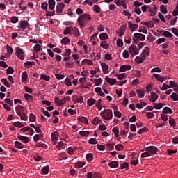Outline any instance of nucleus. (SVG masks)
I'll return each instance as SVG.
<instances>
[{
    "label": "nucleus",
    "instance_id": "1",
    "mask_svg": "<svg viewBox=\"0 0 178 178\" xmlns=\"http://www.w3.org/2000/svg\"><path fill=\"white\" fill-rule=\"evenodd\" d=\"M91 15L90 14H83L80 15L77 19V23L80 26V29H83L87 26L88 20H91Z\"/></svg>",
    "mask_w": 178,
    "mask_h": 178
},
{
    "label": "nucleus",
    "instance_id": "2",
    "mask_svg": "<svg viewBox=\"0 0 178 178\" xmlns=\"http://www.w3.org/2000/svg\"><path fill=\"white\" fill-rule=\"evenodd\" d=\"M100 115L105 120H111L112 118H113V114L112 113V110L111 109H104L100 113Z\"/></svg>",
    "mask_w": 178,
    "mask_h": 178
},
{
    "label": "nucleus",
    "instance_id": "3",
    "mask_svg": "<svg viewBox=\"0 0 178 178\" xmlns=\"http://www.w3.org/2000/svg\"><path fill=\"white\" fill-rule=\"evenodd\" d=\"M129 52L131 54V55L134 56V55H138V54H140V49H138L137 46L132 44L129 48Z\"/></svg>",
    "mask_w": 178,
    "mask_h": 178
},
{
    "label": "nucleus",
    "instance_id": "4",
    "mask_svg": "<svg viewBox=\"0 0 178 178\" xmlns=\"http://www.w3.org/2000/svg\"><path fill=\"white\" fill-rule=\"evenodd\" d=\"M15 51V55L17 58L23 60L24 59V51L20 47H16Z\"/></svg>",
    "mask_w": 178,
    "mask_h": 178
},
{
    "label": "nucleus",
    "instance_id": "5",
    "mask_svg": "<svg viewBox=\"0 0 178 178\" xmlns=\"http://www.w3.org/2000/svg\"><path fill=\"white\" fill-rule=\"evenodd\" d=\"M19 23H20V26H19L20 30H23V31H24V30H27V29H30V24L26 20L20 21Z\"/></svg>",
    "mask_w": 178,
    "mask_h": 178
},
{
    "label": "nucleus",
    "instance_id": "6",
    "mask_svg": "<svg viewBox=\"0 0 178 178\" xmlns=\"http://www.w3.org/2000/svg\"><path fill=\"white\" fill-rule=\"evenodd\" d=\"M145 151L149 152L150 155L155 154L158 152V147L155 146H149L145 149Z\"/></svg>",
    "mask_w": 178,
    "mask_h": 178
},
{
    "label": "nucleus",
    "instance_id": "7",
    "mask_svg": "<svg viewBox=\"0 0 178 178\" xmlns=\"http://www.w3.org/2000/svg\"><path fill=\"white\" fill-rule=\"evenodd\" d=\"M84 100V98L83 96H77V95H74L72 97V102L74 104H83V101Z\"/></svg>",
    "mask_w": 178,
    "mask_h": 178
},
{
    "label": "nucleus",
    "instance_id": "8",
    "mask_svg": "<svg viewBox=\"0 0 178 178\" xmlns=\"http://www.w3.org/2000/svg\"><path fill=\"white\" fill-rule=\"evenodd\" d=\"M65 3L60 2L58 3L56 6V12L57 13H62L63 12V10L65 9Z\"/></svg>",
    "mask_w": 178,
    "mask_h": 178
},
{
    "label": "nucleus",
    "instance_id": "9",
    "mask_svg": "<svg viewBox=\"0 0 178 178\" xmlns=\"http://www.w3.org/2000/svg\"><path fill=\"white\" fill-rule=\"evenodd\" d=\"M150 96H148L149 101L151 102H155L158 99V95L155 92H152Z\"/></svg>",
    "mask_w": 178,
    "mask_h": 178
},
{
    "label": "nucleus",
    "instance_id": "10",
    "mask_svg": "<svg viewBox=\"0 0 178 178\" xmlns=\"http://www.w3.org/2000/svg\"><path fill=\"white\" fill-rule=\"evenodd\" d=\"M134 38H136V40H139L140 41H145V35L138 33H135L134 34Z\"/></svg>",
    "mask_w": 178,
    "mask_h": 178
},
{
    "label": "nucleus",
    "instance_id": "11",
    "mask_svg": "<svg viewBox=\"0 0 178 178\" xmlns=\"http://www.w3.org/2000/svg\"><path fill=\"white\" fill-rule=\"evenodd\" d=\"M158 9V8L156 7V6H154V7H148V11L150 13V16H155V15H156V10Z\"/></svg>",
    "mask_w": 178,
    "mask_h": 178
},
{
    "label": "nucleus",
    "instance_id": "12",
    "mask_svg": "<svg viewBox=\"0 0 178 178\" xmlns=\"http://www.w3.org/2000/svg\"><path fill=\"white\" fill-rule=\"evenodd\" d=\"M105 81H106V83H108L111 86H113L117 83L116 79L113 78H109L108 76L105 77Z\"/></svg>",
    "mask_w": 178,
    "mask_h": 178
},
{
    "label": "nucleus",
    "instance_id": "13",
    "mask_svg": "<svg viewBox=\"0 0 178 178\" xmlns=\"http://www.w3.org/2000/svg\"><path fill=\"white\" fill-rule=\"evenodd\" d=\"M15 111L17 112V115H21L22 113H24V107L22 105H19L15 108Z\"/></svg>",
    "mask_w": 178,
    "mask_h": 178
},
{
    "label": "nucleus",
    "instance_id": "14",
    "mask_svg": "<svg viewBox=\"0 0 178 178\" xmlns=\"http://www.w3.org/2000/svg\"><path fill=\"white\" fill-rule=\"evenodd\" d=\"M49 9L50 10H54L55 9V5H56V2L55 0H48Z\"/></svg>",
    "mask_w": 178,
    "mask_h": 178
},
{
    "label": "nucleus",
    "instance_id": "15",
    "mask_svg": "<svg viewBox=\"0 0 178 178\" xmlns=\"http://www.w3.org/2000/svg\"><path fill=\"white\" fill-rule=\"evenodd\" d=\"M131 69V65H123L120 66V72H126L127 70H130Z\"/></svg>",
    "mask_w": 178,
    "mask_h": 178
},
{
    "label": "nucleus",
    "instance_id": "16",
    "mask_svg": "<svg viewBox=\"0 0 178 178\" xmlns=\"http://www.w3.org/2000/svg\"><path fill=\"white\" fill-rule=\"evenodd\" d=\"M17 138H19V140H21L22 141H23V143H25V144H27V143H29V141H30V138L27 136H23L21 135H18Z\"/></svg>",
    "mask_w": 178,
    "mask_h": 178
},
{
    "label": "nucleus",
    "instance_id": "17",
    "mask_svg": "<svg viewBox=\"0 0 178 178\" xmlns=\"http://www.w3.org/2000/svg\"><path fill=\"white\" fill-rule=\"evenodd\" d=\"M145 59H147L145 56H142L141 57L136 56L135 58V62H136V63H143Z\"/></svg>",
    "mask_w": 178,
    "mask_h": 178
},
{
    "label": "nucleus",
    "instance_id": "18",
    "mask_svg": "<svg viewBox=\"0 0 178 178\" xmlns=\"http://www.w3.org/2000/svg\"><path fill=\"white\" fill-rule=\"evenodd\" d=\"M128 26L132 31H134V30H137L138 29V24H132L131 22H128Z\"/></svg>",
    "mask_w": 178,
    "mask_h": 178
},
{
    "label": "nucleus",
    "instance_id": "19",
    "mask_svg": "<svg viewBox=\"0 0 178 178\" xmlns=\"http://www.w3.org/2000/svg\"><path fill=\"white\" fill-rule=\"evenodd\" d=\"M142 56H145V58H147V56H149V48L148 47H146L143 52H142Z\"/></svg>",
    "mask_w": 178,
    "mask_h": 178
},
{
    "label": "nucleus",
    "instance_id": "20",
    "mask_svg": "<svg viewBox=\"0 0 178 178\" xmlns=\"http://www.w3.org/2000/svg\"><path fill=\"white\" fill-rule=\"evenodd\" d=\"M126 30V26L122 25L120 29H119V32H118V34L119 37H122L123 34H124V31Z\"/></svg>",
    "mask_w": 178,
    "mask_h": 178
},
{
    "label": "nucleus",
    "instance_id": "21",
    "mask_svg": "<svg viewBox=\"0 0 178 178\" xmlns=\"http://www.w3.org/2000/svg\"><path fill=\"white\" fill-rule=\"evenodd\" d=\"M136 94L139 98H144V96L145 95V92L143 90L137 89Z\"/></svg>",
    "mask_w": 178,
    "mask_h": 178
},
{
    "label": "nucleus",
    "instance_id": "22",
    "mask_svg": "<svg viewBox=\"0 0 178 178\" xmlns=\"http://www.w3.org/2000/svg\"><path fill=\"white\" fill-rule=\"evenodd\" d=\"M35 65V63L34 61H26L24 63V66L29 69V67H31V66H34Z\"/></svg>",
    "mask_w": 178,
    "mask_h": 178
},
{
    "label": "nucleus",
    "instance_id": "23",
    "mask_svg": "<svg viewBox=\"0 0 178 178\" xmlns=\"http://www.w3.org/2000/svg\"><path fill=\"white\" fill-rule=\"evenodd\" d=\"M108 166H110V168H118L119 163H118L117 161H113L108 163Z\"/></svg>",
    "mask_w": 178,
    "mask_h": 178
},
{
    "label": "nucleus",
    "instance_id": "24",
    "mask_svg": "<svg viewBox=\"0 0 178 178\" xmlns=\"http://www.w3.org/2000/svg\"><path fill=\"white\" fill-rule=\"evenodd\" d=\"M54 102H56V104H58V106H63V101H62V99H60L58 97H55Z\"/></svg>",
    "mask_w": 178,
    "mask_h": 178
},
{
    "label": "nucleus",
    "instance_id": "25",
    "mask_svg": "<svg viewBox=\"0 0 178 178\" xmlns=\"http://www.w3.org/2000/svg\"><path fill=\"white\" fill-rule=\"evenodd\" d=\"M61 44L63 45H67V44H70V39L67 37H65L61 40Z\"/></svg>",
    "mask_w": 178,
    "mask_h": 178
},
{
    "label": "nucleus",
    "instance_id": "26",
    "mask_svg": "<svg viewBox=\"0 0 178 178\" xmlns=\"http://www.w3.org/2000/svg\"><path fill=\"white\" fill-rule=\"evenodd\" d=\"M163 113L164 115H167V113H173V110H172L169 107H165L163 109Z\"/></svg>",
    "mask_w": 178,
    "mask_h": 178
},
{
    "label": "nucleus",
    "instance_id": "27",
    "mask_svg": "<svg viewBox=\"0 0 178 178\" xmlns=\"http://www.w3.org/2000/svg\"><path fill=\"white\" fill-rule=\"evenodd\" d=\"M29 78V74H27V72L24 71L22 74V81L24 83V81H27V79Z\"/></svg>",
    "mask_w": 178,
    "mask_h": 178
},
{
    "label": "nucleus",
    "instance_id": "28",
    "mask_svg": "<svg viewBox=\"0 0 178 178\" xmlns=\"http://www.w3.org/2000/svg\"><path fill=\"white\" fill-rule=\"evenodd\" d=\"M106 146L107 149H109V151H112V149H113V148L115 147V143H113V142L107 143Z\"/></svg>",
    "mask_w": 178,
    "mask_h": 178
},
{
    "label": "nucleus",
    "instance_id": "29",
    "mask_svg": "<svg viewBox=\"0 0 178 178\" xmlns=\"http://www.w3.org/2000/svg\"><path fill=\"white\" fill-rule=\"evenodd\" d=\"M24 97L25 99H26L28 101V102H32L33 96L31 95H29L28 93H25L24 95Z\"/></svg>",
    "mask_w": 178,
    "mask_h": 178
},
{
    "label": "nucleus",
    "instance_id": "30",
    "mask_svg": "<svg viewBox=\"0 0 178 178\" xmlns=\"http://www.w3.org/2000/svg\"><path fill=\"white\" fill-rule=\"evenodd\" d=\"M41 172L43 175H48V173H49V165H47L42 168Z\"/></svg>",
    "mask_w": 178,
    "mask_h": 178
},
{
    "label": "nucleus",
    "instance_id": "31",
    "mask_svg": "<svg viewBox=\"0 0 178 178\" xmlns=\"http://www.w3.org/2000/svg\"><path fill=\"white\" fill-rule=\"evenodd\" d=\"M117 6H122L124 3H126V0H114Z\"/></svg>",
    "mask_w": 178,
    "mask_h": 178
},
{
    "label": "nucleus",
    "instance_id": "32",
    "mask_svg": "<svg viewBox=\"0 0 178 178\" xmlns=\"http://www.w3.org/2000/svg\"><path fill=\"white\" fill-rule=\"evenodd\" d=\"M101 66L104 74L108 70V69H109V66H108V65L105 63H102Z\"/></svg>",
    "mask_w": 178,
    "mask_h": 178
},
{
    "label": "nucleus",
    "instance_id": "33",
    "mask_svg": "<svg viewBox=\"0 0 178 178\" xmlns=\"http://www.w3.org/2000/svg\"><path fill=\"white\" fill-rule=\"evenodd\" d=\"M72 31L75 34V37H80V31H79V29L77 27L74 26V28H72Z\"/></svg>",
    "mask_w": 178,
    "mask_h": 178
},
{
    "label": "nucleus",
    "instance_id": "34",
    "mask_svg": "<svg viewBox=\"0 0 178 178\" xmlns=\"http://www.w3.org/2000/svg\"><path fill=\"white\" fill-rule=\"evenodd\" d=\"M131 165H134V166L138 165V159L131 157Z\"/></svg>",
    "mask_w": 178,
    "mask_h": 178
},
{
    "label": "nucleus",
    "instance_id": "35",
    "mask_svg": "<svg viewBox=\"0 0 178 178\" xmlns=\"http://www.w3.org/2000/svg\"><path fill=\"white\" fill-rule=\"evenodd\" d=\"M153 105L154 109H162L163 107V104H162V103H154Z\"/></svg>",
    "mask_w": 178,
    "mask_h": 178
},
{
    "label": "nucleus",
    "instance_id": "36",
    "mask_svg": "<svg viewBox=\"0 0 178 178\" xmlns=\"http://www.w3.org/2000/svg\"><path fill=\"white\" fill-rule=\"evenodd\" d=\"M78 120H79V122H82L83 123H86V124H88V120L84 116L79 118Z\"/></svg>",
    "mask_w": 178,
    "mask_h": 178
},
{
    "label": "nucleus",
    "instance_id": "37",
    "mask_svg": "<svg viewBox=\"0 0 178 178\" xmlns=\"http://www.w3.org/2000/svg\"><path fill=\"white\" fill-rule=\"evenodd\" d=\"M87 104L88 106H92L94 104H95V99L94 98H90L87 101Z\"/></svg>",
    "mask_w": 178,
    "mask_h": 178
},
{
    "label": "nucleus",
    "instance_id": "38",
    "mask_svg": "<svg viewBox=\"0 0 178 178\" xmlns=\"http://www.w3.org/2000/svg\"><path fill=\"white\" fill-rule=\"evenodd\" d=\"M160 11H161V13H163V15H166V13H168V9L165 7L164 5L160 6Z\"/></svg>",
    "mask_w": 178,
    "mask_h": 178
},
{
    "label": "nucleus",
    "instance_id": "39",
    "mask_svg": "<svg viewBox=\"0 0 178 178\" xmlns=\"http://www.w3.org/2000/svg\"><path fill=\"white\" fill-rule=\"evenodd\" d=\"M113 133H114L115 137H119V127H115L112 129Z\"/></svg>",
    "mask_w": 178,
    "mask_h": 178
},
{
    "label": "nucleus",
    "instance_id": "40",
    "mask_svg": "<svg viewBox=\"0 0 178 178\" xmlns=\"http://www.w3.org/2000/svg\"><path fill=\"white\" fill-rule=\"evenodd\" d=\"M15 145L16 148H18L19 149H23V148H24L23 144H22V143H20L19 141H15Z\"/></svg>",
    "mask_w": 178,
    "mask_h": 178
},
{
    "label": "nucleus",
    "instance_id": "41",
    "mask_svg": "<svg viewBox=\"0 0 178 178\" xmlns=\"http://www.w3.org/2000/svg\"><path fill=\"white\" fill-rule=\"evenodd\" d=\"M100 47H102V48H104V49H108V48H109V44L106 43V41H103L101 42Z\"/></svg>",
    "mask_w": 178,
    "mask_h": 178
},
{
    "label": "nucleus",
    "instance_id": "42",
    "mask_svg": "<svg viewBox=\"0 0 178 178\" xmlns=\"http://www.w3.org/2000/svg\"><path fill=\"white\" fill-rule=\"evenodd\" d=\"M1 83L2 84H3L6 87H7L8 88H9L10 87V84L8 82V80H6V79L3 78L1 79Z\"/></svg>",
    "mask_w": 178,
    "mask_h": 178
},
{
    "label": "nucleus",
    "instance_id": "43",
    "mask_svg": "<svg viewBox=\"0 0 178 178\" xmlns=\"http://www.w3.org/2000/svg\"><path fill=\"white\" fill-rule=\"evenodd\" d=\"M115 149L117 151H123V149H124V146L122 144H118L115 145Z\"/></svg>",
    "mask_w": 178,
    "mask_h": 178
},
{
    "label": "nucleus",
    "instance_id": "44",
    "mask_svg": "<svg viewBox=\"0 0 178 178\" xmlns=\"http://www.w3.org/2000/svg\"><path fill=\"white\" fill-rule=\"evenodd\" d=\"M120 169H129V163L127 162H124L120 164Z\"/></svg>",
    "mask_w": 178,
    "mask_h": 178
},
{
    "label": "nucleus",
    "instance_id": "45",
    "mask_svg": "<svg viewBox=\"0 0 178 178\" xmlns=\"http://www.w3.org/2000/svg\"><path fill=\"white\" fill-rule=\"evenodd\" d=\"M99 37L100 40H108V38H109V36L108 35V34L105 33L100 34Z\"/></svg>",
    "mask_w": 178,
    "mask_h": 178
},
{
    "label": "nucleus",
    "instance_id": "46",
    "mask_svg": "<svg viewBox=\"0 0 178 178\" xmlns=\"http://www.w3.org/2000/svg\"><path fill=\"white\" fill-rule=\"evenodd\" d=\"M163 37H167V38H170L173 37V34H172V33H170L169 31L163 32Z\"/></svg>",
    "mask_w": 178,
    "mask_h": 178
},
{
    "label": "nucleus",
    "instance_id": "47",
    "mask_svg": "<svg viewBox=\"0 0 178 178\" xmlns=\"http://www.w3.org/2000/svg\"><path fill=\"white\" fill-rule=\"evenodd\" d=\"M115 76H116L117 79H118V80H123V79H124V77H126V73L117 74Z\"/></svg>",
    "mask_w": 178,
    "mask_h": 178
},
{
    "label": "nucleus",
    "instance_id": "48",
    "mask_svg": "<svg viewBox=\"0 0 178 178\" xmlns=\"http://www.w3.org/2000/svg\"><path fill=\"white\" fill-rule=\"evenodd\" d=\"M84 165H86L85 162L79 161L75 163V168H83Z\"/></svg>",
    "mask_w": 178,
    "mask_h": 178
},
{
    "label": "nucleus",
    "instance_id": "49",
    "mask_svg": "<svg viewBox=\"0 0 178 178\" xmlns=\"http://www.w3.org/2000/svg\"><path fill=\"white\" fill-rule=\"evenodd\" d=\"M149 156H151V154L148 151H146L144 153H142L140 155L141 158H148Z\"/></svg>",
    "mask_w": 178,
    "mask_h": 178
},
{
    "label": "nucleus",
    "instance_id": "50",
    "mask_svg": "<svg viewBox=\"0 0 178 178\" xmlns=\"http://www.w3.org/2000/svg\"><path fill=\"white\" fill-rule=\"evenodd\" d=\"M169 124L172 127H175L176 126V122L175 121V119L170 118H169Z\"/></svg>",
    "mask_w": 178,
    "mask_h": 178
},
{
    "label": "nucleus",
    "instance_id": "51",
    "mask_svg": "<svg viewBox=\"0 0 178 178\" xmlns=\"http://www.w3.org/2000/svg\"><path fill=\"white\" fill-rule=\"evenodd\" d=\"M40 80H45V81H49V80H51V78L45 74H41Z\"/></svg>",
    "mask_w": 178,
    "mask_h": 178
},
{
    "label": "nucleus",
    "instance_id": "52",
    "mask_svg": "<svg viewBox=\"0 0 178 178\" xmlns=\"http://www.w3.org/2000/svg\"><path fill=\"white\" fill-rule=\"evenodd\" d=\"M144 24L145 26H147V27H149V29H152L154 27V22L152 21L145 22Z\"/></svg>",
    "mask_w": 178,
    "mask_h": 178
},
{
    "label": "nucleus",
    "instance_id": "53",
    "mask_svg": "<svg viewBox=\"0 0 178 178\" xmlns=\"http://www.w3.org/2000/svg\"><path fill=\"white\" fill-rule=\"evenodd\" d=\"M170 98L173 101H178V95H177V93H175V92L172 93V95H170Z\"/></svg>",
    "mask_w": 178,
    "mask_h": 178
},
{
    "label": "nucleus",
    "instance_id": "54",
    "mask_svg": "<svg viewBox=\"0 0 178 178\" xmlns=\"http://www.w3.org/2000/svg\"><path fill=\"white\" fill-rule=\"evenodd\" d=\"M10 22H11V23L15 24L17 23V22H19V18H17V17H16V16H13L10 18Z\"/></svg>",
    "mask_w": 178,
    "mask_h": 178
},
{
    "label": "nucleus",
    "instance_id": "55",
    "mask_svg": "<svg viewBox=\"0 0 178 178\" xmlns=\"http://www.w3.org/2000/svg\"><path fill=\"white\" fill-rule=\"evenodd\" d=\"M51 136L52 141H58L59 140V138H58V136H56V134L51 133Z\"/></svg>",
    "mask_w": 178,
    "mask_h": 178
},
{
    "label": "nucleus",
    "instance_id": "56",
    "mask_svg": "<svg viewBox=\"0 0 178 178\" xmlns=\"http://www.w3.org/2000/svg\"><path fill=\"white\" fill-rule=\"evenodd\" d=\"M80 136H81V137H86V136H88L90 135V131H81L79 132Z\"/></svg>",
    "mask_w": 178,
    "mask_h": 178
},
{
    "label": "nucleus",
    "instance_id": "57",
    "mask_svg": "<svg viewBox=\"0 0 178 178\" xmlns=\"http://www.w3.org/2000/svg\"><path fill=\"white\" fill-rule=\"evenodd\" d=\"M6 73L8 74H13V73H15V69H13L12 67H9L7 70H6Z\"/></svg>",
    "mask_w": 178,
    "mask_h": 178
},
{
    "label": "nucleus",
    "instance_id": "58",
    "mask_svg": "<svg viewBox=\"0 0 178 178\" xmlns=\"http://www.w3.org/2000/svg\"><path fill=\"white\" fill-rule=\"evenodd\" d=\"M18 116L20 117V119H22V120H27L28 117L27 115L26 114V113H22V114L19 115Z\"/></svg>",
    "mask_w": 178,
    "mask_h": 178
},
{
    "label": "nucleus",
    "instance_id": "59",
    "mask_svg": "<svg viewBox=\"0 0 178 178\" xmlns=\"http://www.w3.org/2000/svg\"><path fill=\"white\" fill-rule=\"evenodd\" d=\"M13 126H15V127H24V125L23 124V123L20 122H14Z\"/></svg>",
    "mask_w": 178,
    "mask_h": 178
},
{
    "label": "nucleus",
    "instance_id": "60",
    "mask_svg": "<svg viewBox=\"0 0 178 178\" xmlns=\"http://www.w3.org/2000/svg\"><path fill=\"white\" fill-rule=\"evenodd\" d=\"M72 30L70 29V27H66L65 29H64V31H63V34L65 35H67V34H70Z\"/></svg>",
    "mask_w": 178,
    "mask_h": 178
},
{
    "label": "nucleus",
    "instance_id": "61",
    "mask_svg": "<svg viewBox=\"0 0 178 178\" xmlns=\"http://www.w3.org/2000/svg\"><path fill=\"white\" fill-rule=\"evenodd\" d=\"M88 143L89 144H98V140L95 138H91Z\"/></svg>",
    "mask_w": 178,
    "mask_h": 178
},
{
    "label": "nucleus",
    "instance_id": "62",
    "mask_svg": "<svg viewBox=\"0 0 178 178\" xmlns=\"http://www.w3.org/2000/svg\"><path fill=\"white\" fill-rule=\"evenodd\" d=\"M86 158V160L88 161H92V159H93L92 154H91V153L87 154Z\"/></svg>",
    "mask_w": 178,
    "mask_h": 178
},
{
    "label": "nucleus",
    "instance_id": "63",
    "mask_svg": "<svg viewBox=\"0 0 178 178\" xmlns=\"http://www.w3.org/2000/svg\"><path fill=\"white\" fill-rule=\"evenodd\" d=\"M36 117L34 114L31 113L29 116V120L30 122H35Z\"/></svg>",
    "mask_w": 178,
    "mask_h": 178
},
{
    "label": "nucleus",
    "instance_id": "64",
    "mask_svg": "<svg viewBox=\"0 0 178 178\" xmlns=\"http://www.w3.org/2000/svg\"><path fill=\"white\" fill-rule=\"evenodd\" d=\"M171 31H172V33H173V34H175V35L178 37V29L177 28H172Z\"/></svg>",
    "mask_w": 178,
    "mask_h": 178
}]
</instances>
